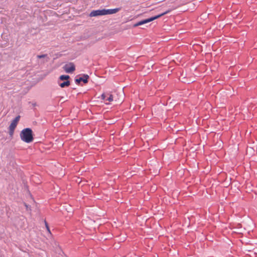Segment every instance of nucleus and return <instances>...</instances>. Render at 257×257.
<instances>
[{
  "mask_svg": "<svg viewBox=\"0 0 257 257\" xmlns=\"http://www.w3.org/2000/svg\"><path fill=\"white\" fill-rule=\"evenodd\" d=\"M21 139L26 143H29L33 141V132L30 128H26L22 130L20 134Z\"/></svg>",
  "mask_w": 257,
  "mask_h": 257,
  "instance_id": "obj_1",
  "label": "nucleus"
},
{
  "mask_svg": "<svg viewBox=\"0 0 257 257\" xmlns=\"http://www.w3.org/2000/svg\"><path fill=\"white\" fill-rule=\"evenodd\" d=\"M170 12H171V10H168L164 13H163L160 15H158L156 16H155V17H151L150 18H149V19H146V20H143V21H140L139 22H138L137 23L135 24L134 25V27H138V26H141V25H144V24H147L148 23H149V22H151L158 18H159L160 17H161L162 16L168 14V13H169Z\"/></svg>",
  "mask_w": 257,
  "mask_h": 257,
  "instance_id": "obj_2",
  "label": "nucleus"
},
{
  "mask_svg": "<svg viewBox=\"0 0 257 257\" xmlns=\"http://www.w3.org/2000/svg\"><path fill=\"white\" fill-rule=\"evenodd\" d=\"M64 70L68 73H72L75 70V66L72 62L65 64L63 67Z\"/></svg>",
  "mask_w": 257,
  "mask_h": 257,
  "instance_id": "obj_3",
  "label": "nucleus"
},
{
  "mask_svg": "<svg viewBox=\"0 0 257 257\" xmlns=\"http://www.w3.org/2000/svg\"><path fill=\"white\" fill-rule=\"evenodd\" d=\"M105 15V9L92 11L89 14L91 17Z\"/></svg>",
  "mask_w": 257,
  "mask_h": 257,
  "instance_id": "obj_4",
  "label": "nucleus"
},
{
  "mask_svg": "<svg viewBox=\"0 0 257 257\" xmlns=\"http://www.w3.org/2000/svg\"><path fill=\"white\" fill-rule=\"evenodd\" d=\"M89 76L87 74H83L82 77L75 79V82L78 84L80 82L82 81L84 83H87L88 82V79Z\"/></svg>",
  "mask_w": 257,
  "mask_h": 257,
  "instance_id": "obj_5",
  "label": "nucleus"
},
{
  "mask_svg": "<svg viewBox=\"0 0 257 257\" xmlns=\"http://www.w3.org/2000/svg\"><path fill=\"white\" fill-rule=\"evenodd\" d=\"M20 116L18 115L11 122L10 125L9 126L10 127L13 128L15 129L16 127L17 124L20 120Z\"/></svg>",
  "mask_w": 257,
  "mask_h": 257,
  "instance_id": "obj_6",
  "label": "nucleus"
},
{
  "mask_svg": "<svg viewBox=\"0 0 257 257\" xmlns=\"http://www.w3.org/2000/svg\"><path fill=\"white\" fill-rule=\"evenodd\" d=\"M120 8H115L114 9H108L106 10L105 9V15H111L113 14H115L119 12L120 10Z\"/></svg>",
  "mask_w": 257,
  "mask_h": 257,
  "instance_id": "obj_7",
  "label": "nucleus"
},
{
  "mask_svg": "<svg viewBox=\"0 0 257 257\" xmlns=\"http://www.w3.org/2000/svg\"><path fill=\"white\" fill-rule=\"evenodd\" d=\"M59 83V86L61 87V88H64V87H68L70 85V82L69 81V80H67V81H65L62 83Z\"/></svg>",
  "mask_w": 257,
  "mask_h": 257,
  "instance_id": "obj_8",
  "label": "nucleus"
},
{
  "mask_svg": "<svg viewBox=\"0 0 257 257\" xmlns=\"http://www.w3.org/2000/svg\"><path fill=\"white\" fill-rule=\"evenodd\" d=\"M69 78H70V76L69 75H61L59 77V80H61V81L66 80V81H67V80H68V79Z\"/></svg>",
  "mask_w": 257,
  "mask_h": 257,
  "instance_id": "obj_9",
  "label": "nucleus"
},
{
  "mask_svg": "<svg viewBox=\"0 0 257 257\" xmlns=\"http://www.w3.org/2000/svg\"><path fill=\"white\" fill-rule=\"evenodd\" d=\"M47 54L38 55L37 56V58L38 59L47 58V60H46V62H47L49 60V58L47 57Z\"/></svg>",
  "mask_w": 257,
  "mask_h": 257,
  "instance_id": "obj_10",
  "label": "nucleus"
},
{
  "mask_svg": "<svg viewBox=\"0 0 257 257\" xmlns=\"http://www.w3.org/2000/svg\"><path fill=\"white\" fill-rule=\"evenodd\" d=\"M107 96H108V97H107L106 98V100H108L109 102H111V101H113V96H112V95L111 94H109V93H107Z\"/></svg>",
  "mask_w": 257,
  "mask_h": 257,
  "instance_id": "obj_11",
  "label": "nucleus"
},
{
  "mask_svg": "<svg viewBox=\"0 0 257 257\" xmlns=\"http://www.w3.org/2000/svg\"><path fill=\"white\" fill-rule=\"evenodd\" d=\"M14 128H11L9 127V134L10 136H12L14 133Z\"/></svg>",
  "mask_w": 257,
  "mask_h": 257,
  "instance_id": "obj_12",
  "label": "nucleus"
},
{
  "mask_svg": "<svg viewBox=\"0 0 257 257\" xmlns=\"http://www.w3.org/2000/svg\"><path fill=\"white\" fill-rule=\"evenodd\" d=\"M107 94H105V93H103L102 95H101V99L104 100H106V98L107 97Z\"/></svg>",
  "mask_w": 257,
  "mask_h": 257,
  "instance_id": "obj_13",
  "label": "nucleus"
},
{
  "mask_svg": "<svg viewBox=\"0 0 257 257\" xmlns=\"http://www.w3.org/2000/svg\"><path fill=\"white\" fill-rule=\"evenodd\" d=\"M45 226H46V227L47 228V229L49 233H50V228L49 227L48 223L45 221Z\"/></svg>",
  "mask_w": 257,
  "mask_h": 257,
  "instance_id": "obj_14",
  "label": "nucleus"
},
{
  "mask_svg": "<svg viewBox=\"0 0 257 257\" xmlns=\"http://www.w3.org/2000/svg\"><path fill=\"white\" fill-rule=\"evenodd\" d=\"M25 205L27 210L29 209V207L28 205H27L26 203H25Z\"/></svg>",
  "mask_w": 257,
  "mask_h": 257,
  "instance_id": "obj_15",
  "label": "nucleus"
}]
</instances>
